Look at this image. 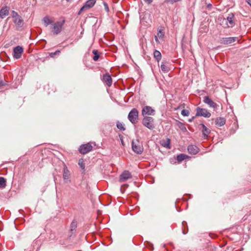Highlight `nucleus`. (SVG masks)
Here are the masks:
<instances>
[{
    "instance_id": "2",
    "label": "nucleus",
    "mask_w": 251,
    "mask_h": 251,
    "mask_svg": "<svg viewBox=\"0 0 251 251\" xmlns=\"http://www.w3.org/2000/svg\"><path fill=\"white\" fill-rule=\"evenodd\" d=\"M139 112L136 108H133L128 115V120L132 124H135L138 120Z\"/></svg>"
},
{
    "instance_id": "12",
    "label": "nucleus",
    "mask_w": 251,
    "mask_h": 251,
    "mask_svg": "<svg viewBox=\"0 0 251 251\" xmlns=\"http://www.w3.org/2000/svg\"><path fill=\"white\" fill-rule=\"evenodd\" d=\"M199 128L201 130L202 135L204 138H207L209 133H210V129L207 128L206 126L203 124H201L199 125Z\"/></svg>"
},
{
    "instance_id": "5",
    "label": "nucleus",
    "mask_w": 251,
    "mask_h": 251,
    "mask_svg": "<svg viewBox=\"0 0 251 251\" xmlns=\"http://www.w3.org/2000/svg\"><path fill=\"white\" fill-rule=\"evenodd\" d=\"M64 23V21L62 22H57L52 25V32L54 34L58 35L61 32Z\"/></svg>"
},
{
    "instance_id": "31",
    "label": "nucleus",
    "mask_w": 251,
    "mask_h": 251,
    "mask_svg": "<svg viewBox=\"0 0 251 251\" xmlns=\"http://www.w3.org/2000/svg\"><path fill=\"white\" fill-rule=\"evenodd\" d=\"M78 165L79 167L82 169L84 170L85 168V164L83 162V160L82 159H80L78 161Z\"/></svg>"
},
{
    "instance_id": "24",
    "label": "nucleus",
    "mask_w": 251,
    "mask_h": 251,
    "mask_svg": "<svg viewBox=\"0 0 251 251\" xmlns=\"http://www.w3.org/2000/svg\"><path fill=\"white\" fill-rule=\"evenodd\" d=\"M161 40V41H163V37L164 36V33L163 32V30L162 28H160L158 30V32L156 35Z\"/></svg>"
},
{
    "instance_id": "40",
    "label": "nucleus",
    "mask_w": 251,
    "mask_h": 251,
    "mask_svg": "<svg viewBox=\"0 0 251 251\" xmlns=\"http://www.w3.org/2000/svg\"><path fill=\"white\" fill-rule=\"evenodd\" d=\"M144 0L149 4L151 3L152 1V0Z\"/></svg>"
},
{
    "instance_id": "30",
    "label": "nucleus",
    "mask_w": 251,
    "mask_h": 251,
    "mask_svg": "<svg viewBox=\"0 0 251 251\" xmlns=\"http://www.w3.org/2000/svg\"><path fill=\"white\" fill-rule=\"evenodd\" d=\"M170 140L169 139H167V141L164 143H163L162 145L164 147H166L168 149H170L171 148L170 146Z\"/></svg>"
},
{
    "instance_id": "34",
    "label": "nucleus",
    "mask_w": 251,
    "mask_h": 251,
    "mask_svg": "<svg viewBox=\"0 0 251 251\" xmlns=\"http://www.w3.org/2000/svg\"><path fill=\"white\" fill-rule=\"evenodd\" d=\"M76 227V222L73 221L71 225V230H73L75 229Z\"/></svg>"
},
{
    "instance_id": "14",
    "label": "nucleus",
    "mask_w": 251,
    "mask_h": 251,
    "mask_svg": "<svg viewBox=\"0 0 251 251\" xmlns=\"http://www.w3.org/2000/svg\"><path fill=\"white\" fill-rule=\"evenodd\" d=\"M188 151L190 154L195 155L197 153H198L199 149V148L194 145H190L188 146Z\"/></svg>"
},
{
    "instance_id": "42",
    "label": "nucleus",
    "mask_w": 251,
    "mask_h": 251,
    "mask_svg": "<svg viewBox=\"0 0 251 251\" xmlns=\"http://www.w3.org/2000/svg\"><path fill=\"white\" fill-rule=\"evenodd\" d=\"M194 118H195V117H193L192 118L189 119L188 120V121H189V122H192L193 121V120L194 119Z\"/></svg>"
},
{
    "instance_id": "44",
    "label": "nucleus",
    "mask_w": 251,
    "mask_h": 251,
    "mask_svg": "<svg viewBox=\"0 0 251 251\" xmlns=\"http://www.w3.org/2000/svg\"><path fill=\"white\" fill-rule=\"evenodd\" d=\"M183 234H186L187 233V231H185L184 230L182 231Z\"/></svg>"
},
{
    "instance_id": "11",
    "label": "nucleus",
    "mask_w": 251,
    "mask_h": 251,
    "mask_svg": "<svg viewBox=\"0 0 251 251\" xmlns=\"http://www.w3.org/2000/svg\"><path fill=\"white\" fill-rule=\"evenodd\" d=\"M203 101L205 103L208 104L210 107L215 108L217 106V104L208 96L204 97Z\"/></svg>"
},
{
    "instance_id": "19",
    "label": "nucleus",
    "mask_w": 251,
    "mask_h": 251,
    "mask_svg": "<svg viewBox=\"0 0 251 251\" xmlns=\"http://www.w3.org/2000/svg\"><path fill=\"white\" fill-rule=\"evenodd\" d=\"M226 123V119L223 117H218L215 120V124L218 126H223Z\"/></svg>"
},
{
    "instance_id": "29",
    "label": "nucleus",
    "mask_w": 251,
    "mask_h": 251,
    "mask_svg": "<svg viewBox=\"0 0 251 251\" xmlns=\"http://www.w3.org/2000/svg\"><path fill=\"white\" fill-rule=\"evenodd\" d=\"M177 126H178V127L181 129V130L183 131H185L186 130V128L184 126V125L180 122H177Z\"/></svg>"
},
{
    "instance_id": "4",
    "label": "nucleus",
    "mask_w": 251,
    "mask_h": 251,
    "mask_svg": "<svg viewBox=\"0 0 251 251\" xmlns=\"http://www.w3.org/2000/svg\"><path fill=\"white\" fill-rule=\"evenodd\" d=\"M196 116L209 118L211 116V113L206 109L197 107L196 108Z\"/></svg>"
},
{
    "instance_id": "17",
    "label": "nucleus",
    "mask_w": 251,
    "mask_h": 251,
    "mask_svg": "<svg viewBox=\"0 0 251 251\" xmlns=\"http://www.w3.org/2000/svg\"><path fill=\"white\" fill-rule=\"evenodd\" d=\"M234 15L233 13L228 14L227 17L225 19L226 22H228L229 25L227 24V27H232L234 24Z\"/></svg>"
},
{
    "instance_id": "37",
    "label": "nucleus",
    "mask_w": 251,
    "mask_h": 251,
    "mask_svg": "<svg viewBox=\"0 0 251 251\" xmlns=\"http://www.w3.org/2000/svg\"><path fill=\"white\" fill-rule=\"evenodd\" d=\"M103 5H104V7L105 10L107 12H108L109 11V7H108V4L105 2H103Z\"/></svg>"
},
{
    "instance_id": "33",
    "label": "nucleus",
    "mask_w": 251,
    "mask_h": 251,
    "mask_svg": "<svg viewBox=\"0 0 251 251\" xmlns=\"http://www.w3.org/2000/svg\"><path fill=\"white\" fill-rule=\"evenodd\" d=\"M181 114L184 116H188L190 114V112L188 110L183 109L181 112Z\"/></svg>"
},
{
    "instance_id": "15",
    "label": "nucleus",
    "mask_w": 251,
    "mask_h": 251,
    "mask_svg": "<svg viewBox=\"0 0 251 251\" xmlns=\"http://www.w3.org/2000/svg\"><path fill=\"white\" fill-rule=\"evenodd\" d=\"M96 3V0H88L82 6V9H89L94 6Z\"/></svg>"
},
{
    "instance_id": "16",
    "label": "nucleus",
    "mask_w": 251,
    "mask_h": 251,
    "mask_svg": "<svg viewBox=\"0 0 251 251\" xmlns=\"http://www.w3.org/2000/svg\"><path fill=\"white\" fill-rule=\"evenodd\" d=\"M103 81L108 86H110L112 83V79L111 76L106 74L103 75L102 77Z\"/></svg>"
},
{
    "instance_id": "27",
    "label": "nucleus",
    "mask_w": 251,
    "mask_h": 251,
    "mask_svg": "<svg viewBox=\"0 0 251 251\" xmlns=\"http://www.w3.org/2000/svg\"><path fill=\"white\" fill-rule=\"evenodd\" d=\"M6 181L4 177H0V188H3L5 187Z\"/></svg>"
},
{
    "instance_id": "13",
    "label": "nucleus",
    "mask_w": 251,
    "mask_h": 251,
    "mask_svg": "<svg viewBox=\"0 0 251 251\" xmlns=\"http://www.w3.org/2000/svg\"><path fill=\"white\" fill-rule=\"evenodd\" d=\"M9 13V8L7 6H4L0 10V17L3 19L6 16H8Z\"/></svg>"
},
{
    "instance_id": "1",
    "label": "nucleus",
    "mask_w": 251,
    "mask_h": 251,
    "mask_svg": "<svg viewBox=\"0 0 251 251\" xmlns=\"http://www.w3.org/2000/svg\"><path fill=\"white\" fill-rule=\"evenodd\" d=\"M132 149L133 151L138 154H141L143 151V147L139 139L133 140L132 142Z\"/></svg>"
},
{
    "instance_id": "28",
    "label": "nucleus",
    "mask_w": 251,
    "mask_h": 251,
    "mask_svg": "<svg viewBox=\"0 0 251 251\" xmlns=\"http://www.w3.org/2000/svg\"><path fill=\"white\" fill-rule=\"evenodd\" d=\"M92 52L94 54V56L93 57V60L94 61H97L100 57L98 51L97 50H93Z\"/></svg>"
},
{
    "instance_id": "8",
    "label": "nucleus",
    "mask_w": 251,
    "mask_h": 251,
    "mask_svg": "<svg viewBox=\"0 0 251 251\" xmlns=\"http://www.w3.org/2000/svg\"><path fill=\"white\" fill-rule=\"evenodd\" d=\"M132 175L128 171H124L119 177V181L121 183L126 181L127 179L131 178Z\"/></svg>"
},
{
    "instance_id": "39",
    "label": "nucleus",
    "mask_w": 251,
    "mask_h": 251,
    "mask_svg": "<svg viewBox=\"0 0 251 251\" xmlns=\"http://www.w3.org/2000/svg\"><path fill=\"white\" fill-rule=\"evenodd\" d=\"M86 10V9H82V7L80 8V10L79 11L78 14L80 15L83 11Z\"/></svg>"
},
{
    "instance_id": "35",
    "label": "nucleus",
    "mask_w": 251,
    "mask_h": 251,
    "mask_svg": "<svg viewBox=\"0 0 251 251\" xmlns=\"http://www.w3.org/2000/svg\"><path fill=\"white\" fill-rule=\"evenodd\" d=\"M12 17L15 19L19 17H20L19 15L15 11H12Z\"/></svg>"
},
{
    "instance_id": "26",
    "label": "nucleus",
    "mask_w": 251,
    "mask_h": 251,
    "mask_svg": "<svg viewBox=\"0 0 251 251\" xmlns=\"http://www.w3.org/2000/svg\"><path fill=\"white\" fill-rule=\"evenodd\" d=\"M117 127L122 131H124L126 130V128L125 127V125L123 123H121L119 121L117 122Z\"/></svg>"
},
{
    "instance_id": "10",
    "label": "nucleus",
    "mask_w": 251,
    "mask_h": 251,
    "mask_svg": "<svg viewBox=\"0 0 251 251\" xmlns=\"http://www.w3.org/2000/svg\"><path fill=\"white\" fill-rule=\"evenodd\" d=\"M237 39V37H226L222 38L220 39V43L225 45L230 44L235 42Z\"/></svg>"
},
{
    "instance_id": "23",
    "label": "nucleus",
    "mask_w": 251,
    "mask_h": 251,
    "mask_svg": "<svg viewBox=\"0 0 251 251\" xmlns=\"http://www.w3.org/2000/svg\"><path fill=\"white\" fill-rule=\"evenodd\" d=\"M43 22L45 26H47L49 25L52 24L53 23V21L50 20L48 16H46L43 18Z\"/></svg>"
},
{
    "instance_id": "21",
    "label": "nucleus",
    "mask_w": 251,
    "mask_h": 251,
    "mask_svg": "<svg viewBox=\"0 0 251 251\" xmlns=\"http://www.w3.org/2000/svg\"><path fill=\"white\" fill-rule=\"evenodd\" d=\"M167 63L166 62H162L161 63L160 68L162 71L165 73H167L169 71L170 68L169 67L166 65Z\"/></svg>"
},
{
    "instance_id": "32",
    "label": "nucleus",
    "mask_w": 251,
    "mask_h": 251,
    "mask_svg": "<svg viewBox=\"0 0 251 251\" xmlns=\"http://www.w3.org/2000/svg\"><path fill=\"white\" fill-rule=\"evenodd\" d=\"M181 0H165V2L168 4H174V3L181 1Z\"/></svg>"
},
{
    "instance_id": "45",
    "label": "nucleus",
    "mask_w": 251,
    "mask_h": 251,
    "mask_svg": "<svg viewBox=\"0 0 251 251\" xmlns=\"http://www.w3.org/2000/svg\"><path fill=\"white\" fill-rule=\"evenodd\" d=\"M211 6H212V4H208V5H207V7H208V8L211 7Z\"/></svg>"
},
{
    "instance_id": "46",
    "label": "nucleus",
    "mask_w": 251,
    "mask_h": 251,
    "mask_svg": "<svg viewBox=\"0 0 251 251\" xmlns=\"http://www.w3.org/2000/svg\"><path fill=\"white\" fill-rule=\"evenodd\" d=\"M173 162H174V161H172V159L171 160V163H173Z\"/></svg>"
},
{
    "instance_id": "20",
    "label": "nucleus",
    "mask_w": 251,
    "mask_h": 251,
    "mask_svg": "<svg viewBox=\"0 0 251 251\" xmlns=\"http://www.w3.org/2000/svg\"><path fill=\"white\" fill-rule=\"evenodd\" d=\"M23 20L20 16L14 19V23L18 27H22L23 26Z\"/></svg>"
},
{
    "instance_id": "25",
    "label": "nucleus",
    "mask_w": 251,
    "mask_h": 251,
    "mask_svg": "<svg viewBox=\"0 0 251 251\" xmlns=\"http://www.w3.org/2000/svg\"><path fill=\"white\" fill-rule=\"evenodd\" d=\"M188 156L184 154L181 153L178 154L176 157V160L178 162H180L183 160H184L185 158H187Z\"/></svg>"
},
{
    "instance_id": "36",
    "label": "nucleus",
    "mask_w": 251,
    "mask_h": 251,
    "mask_svg": "<svg viewBox=\"0 0 251 251\" xmlns=\"http://www.w3.org/2000/svg\"><path fill=\"white\" fill-rule=\"evenodd\" d=\"M60 52V50H56V51H55L54 52H51L50 53V57H54L55 55H57V54H59V53Z\"/></svg>"
},
{
    "instance_id": "47",
    "label": "nucleus",
    "mask_w": 251,
    "mask_h": 251,
    "mask_svg": "<svg viewBox=\"0 0 251 251\" xmlns=\"http://www.w3.org/2000/svg\"><path fill=\"white\" fill-rule=\"evenodd\" d=\"M173 162H174V161H172V159L171 160V163H173Z\"/></svg>"
},
{
    "instance_id": "22",
    "label": "nucleus",
    "mask_w": 251,
    "mask_h": 251,
    "mask_svg": "<svg viewBox=\"0 0 251 251\" xmlns=\"http://www.w3.org/2000/svg\"><path fill=\"white\" fill-rule=\"evenodd\" d=\"M153 55L154 58L158 62L161 59V54L160 52L157 50H155L153 52Z\"/></svg>"
},
{
    "instance_id": "7",
    "label": "nucleus",
    "mask_w": 251,
    "mask_h": 251,
    "mask_svg": "<svg viewBox=\"0 0 251 251\" xmlns=\"http://www.w3.org/2000/svg\"><path fill=\"white\" fill-rule=\"evenodd\" d=\"M92 149V146L90 143L82 145L79 149V152L82 154H86L91 151Z\"/></svg>"
},
{
    "instance_id": "18",
    "label": "nucleus",
    "mask_w": 251,
    "mask_h": 251,
    "mask_svg": "<svg viewBox=\"0 0 251 251\" xmlns=\"http://www.w3.org/2000/svg\"><path fill=\"white\" fill-rule=\"evenodd\" d=\"M70 172L68 170V169H67V168L66 167L64 168L63 178L66 182H70Z\"/></svg>"
},
{
    "instance_id": "9",
    "label": "nucleus",
    "mask_w": 251,
    "mask_h": 251,
    "mask_svg": "<svg viewBox=\"0 0 251 251\" xmlns=\"http://www.w3.org/2000/svg\"><path fill=\"white\" fill-rule=\"evenodd\" d=\"M23 52V48L21 46H17L13 49V57L16 59L21 58L22 54Z\"/></svg>"
},
{
    "instance_id": "6",
    "label": "nucleus",
    "mask_w": 251,
    "mask_h": 251,
    "mask_svg": "<svg viewBox=\"0 0 251 251\" xmlns=\"http://www.w3.org/2000/svg\"><path fill=\"white\" fill-rule=\"evenodd\" d=\"M142 115L143 117L147 116V115L154 116L155 110L150 106H145L142 108Z\"/></svg>"
},
{
    "instance_id": "3",
    "label": "nucleus",
    "mask_w": 251,
    "mask_h": 251,
    "mask_svg": "<svg viewBox=\"0 0 251 251\" xmlns=\"http://www.w3.org/2000/svg\"><path fill=\"white\" fill-rule=\"evenodd\" d=\"M142 124L149 129H153L154 128V119L151 117H144L142 120Z\"/></svg>"
},
{
    "instance_id": "43",
    "label": "nucleus",
    "mask_w": 251,
    "mask_h": 251,
    "mask_svg": "<svg viewBox=\"0 0 251 251\" xmlns=\"http://www.w3.org/2000/svg\"><path fill=\"white\" fill-rule=\"evenodd\" d=\"M185 224H186V222H185V221H183V222H182V226H185Z\"/></svg>"
},
{
    "instance_id": "38",
    "label": "nucleus",
    "mask_w": 251,
    "mask_h": 251,
    "mask_svg": "<svg viewBox=\"0 0 251 251\" xmlns=\"http://www.w3.org/2000/svg\"><path fill=\"white\" fill-rule=\"evenodd\" d=\"M154 39H155V42L157 44H159L160 43L161 40L159 39V37L157 35H155Z\"/></svg>"
},
{
    "instance_id": "41",
    "label": "nucleus",
    "mask_w": 251,
    "mask_h": 251,
    "mask_svg": "<svg viewBox=\"0 0 251 251\" xmlns=\"http://www.w3.org/2000/svg\"><path fill=\"white\" fill-rule=\"evenodd\" d=\"M246 1L251 6V0H246Z\"/></svg>"
}]
</instances>
